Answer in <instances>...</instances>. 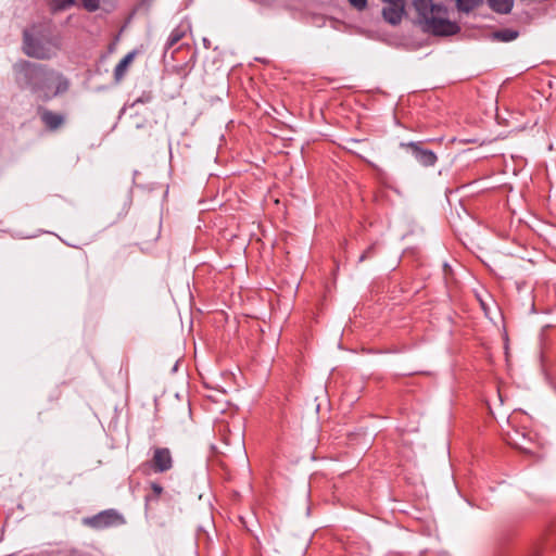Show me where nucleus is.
<instances>
[{
    "instance_id": "1",
    "label": "nucleus",
    "mask_w": 556,
    "mask_h": 556,
    "mask_svg": "<svg viewBox=\"0 0 556 556\" xmlns=\"http://www.w3.org/2000/svg\"><path fill=\"white\" fill-rule=\"evenodd\" d=\"M15 81L21 89L29 90L43 102L65 93L70 80L46 64L22 60L13 65Z\"/></svg>"
},
{
    "instance_id": "2",
    "label": "nucleus",
    "mask_w": 556,
    "mask_h": 556,
    "mask_svg": "<svg viewBox=\"0 0 556 556\" xmlns=\"http://www.w3.org/2000/svg\"><path fill=\"white\" fill-rule=\"evenodd\" d=\"M61 38L45 23L33 24L23 30V52L33 59L51 60L61 50Z\"/></svg>"
},
{
    "instance_id": "3",
    "label": "nucleus",
    "mask_w": 556,
    "mask_h": 556,
    "mask_svg": "<svg viewBox=\"0 0 556 556\" xmlns=\"http://www.w3.org/2000/svg\"><path fill=\"white\" fill-rule=\"evenodd\" d=\"M83 523L94 530H103L106 528L119 526L125 523L123 515L117 510L111 508L102 510L91 517L83 519Z\"/></svg>"
},
{
    "instance_id": "4",
    "label": "nucleus",
    "mask_w": 556,
    "mask_h": 556,
    "mask_svg": "<svg viewBox=\"0 0 556 556\" xmlns=\"http://www.w3.org/2000/svg\"><path fill=\"white\" fill-rule=\"evenodd\" d=\"M422 29L434 36H453L460 31V27L456 22L450 21L447 14H441L440 12L434 17H431Z\"/></svg>"
},
{
    "instance_id": "5",
    "label": "nucleus",
    "mask_w": 556,
    "mask_h": 556,
    "mask_svg": "<svg viewBox=\"0 0 556 556\" xmlns=\"http://www.w3.org/2000/svg\"><path fill=\"white\" fill-rule=\"evenodd\" d=\"M173 466L174 459L168 447H153L151 459L142 464V468L149 467L155 473L166 472L170 470Z\"/></svg>"
},
{
    "instance_id": "6",
    "label": "nucleus",
    "mask_w": 556,
    "mask_h": 556,
    "mask_svg": "<svg viewBox=\"0 0 556 556\" xmlns=\"http://www.w3.org/2000/svg\"><path fill=\"white\" fill-rule=\"evenodd\" d=\"M400 148L409 151L414 159L425 167L434 166L438 161L437 154L432 150L424 148L421 141L400 142Z\"/></svg>"
},
{
    "instance_id": "7",
    "label": "nucleus",
    "mask_w": 556,
    "mask_h": 556,
    "mask_svg": "<svg viewBox=\"0 0 556 556\" xmlns=\"http://www.w3.org/2000/svg\"><path fill=\"white\" fill-rule=\"evenodd\" d=\"M414 8L418 14L419 23L427 25L431 17H434L439 12L447 14V9L442 3H433L432 0H414Z\"/></svg>"
},
{
    "instance_id": "8",
    "label": "nucleus",
    "mask_w": 556,
    "mask_h": 556,
    "mask_svg": "<svg viewBox=\"0 0 556 556\" xmlns=\"http://www.w3.org/2000/svg\"><path fill=\"white\" fill-rule=\"evenodd\" d=\"M37 113L43 126L50 130L55 131L61 128L65 123V115L62 113L53 112L45 106H38Z\"/></svg>"
},
{
    "instance_id": "9",
    "label": "nucleus",
    "mask_w": 556,
    "mask_h": 556,
    "mask_svg": "<svg viewBox=\"0 0 556 556\" xmlns=\"http://www.w3.org/2000/svg\"><path fill=\"white\" fill-rule=\"evenodd\" d=\"M404 14V5H387L382 9V16L386 22L395 26L399 25L402 21Z\"/></svg>"
},
{
    "instance_id": "10",
    "label": "nucleus",
    "mask_w": 556,
    "mask_h": 556,
    "mask_svg": "<svg viewBox=\"0 0 556 556\" xmlns=\"http://www.w3.org/2000/svg\"><path fill=\"white\" fill-rule=\"evenodd\" d=\"M490 9L498 14L510 13L514 7V0H486Z\"/></svg>"
},
{
    "instance_id": "11",
    "label": "nucleus",
    "mask_w": 556,
    "mask_h": 556,
    "mask_svg": "<svg viewBox=\"0 0 556 556\" xmlns=\"http://www.w3.org/2000/svg\"><path fill=\"white\" fill-rule=\"evenodd\" d=\"M186 31L187 27L184 25H178L177 27H175L170 31L165 43V52L168 51L172 47H174L178 41H180L185 37Z\"/></svg>"
},
{
    "instance_id": "12",
    "label": "nucleus",
    "mask_w": 556,
    "mask_h": 556,
    "mask_svg": "<svg viewBox=\"0 0 556 556\" xmlns=\"http://www.w3.org/2000/svg\"><path fill=\"white\" fill-rule=\"evenodd\" d=\"M482 4L483 0H455L457 11L465 14L471 13Z\"/></svg>"
},
{
    "instance_id": "13",
    "label": "nucleus",
    "mask_w": 556,
    "mask_h": 556,
    "mask_svg": "<svg viewBox=\"0 0 556 556\" xmlns=\"http://www.w3.org/2000/svg\"><path fill=\"white\" fill-rule=\"evenodd\" d=\"M135 56V51L127 53L115 66L114 68V77L116 80H121Z\"/></svg>"
},
{
    "instance_id": "14",
    "label": "nucleus",
    "mask_w": 556,
    "mask_h": 556,
    "mask_svg": "<svg viewBox=\"0 0 556 556\" xmlns=\"http://www.w3.org/2000/svg\"><path fill=\"white\" fill-rule=\"evenodd\" d=\"M519 31L510 28L496 30L492 34L493 39L502 42H509L517 39Z\"/></svg>"
},
{
    "instance_id": "15",
    "label": "nucleus",
    "mask_w": 556,
    "mask_h": 556,
    "mask_svg": "<svg viewBox=\"0 0 556 556\" xmlns=\"http://www.w3.org/2000/svg\"><path fill=\"white\" fill-rule=\"evenodd\" d=\"M151 490L153 494L146 495L144 502H146V509L148 508V505L150 502L157 501L159 496L163 493V486L159 484L157 482H151Z\"/></svg>"
},
{
    "instance_id": "16",
    "label": "nucleus",
    "mask_w": 556,
    "mask_h": 556,
    "mask_svg": "<svg viewBox=\"0 0 556 556\" xmlns=\"http://www.w3.org/2000/svg\"><path fill=\"white\" fill-rule=\"evenodd\" d=\"M154 96L151 90H143L140 96H138L134 102L131 103V106H135L137 104H148L153 100Z\"/></svg>"
},
{
    "instance_id": "17",
    "label": "nucleus",
    "mask_w": 556,
    "mask_h": 556,
    "mask_svg": "<svg viewBox=\"0 0 556 556\" xmlns=\"http://www.w3.org/2000/svg\"><path fill=\"white\" fill-rule=\"evenodd\" d=\"M75 0H51V4L54 10L61 11L73 5Z\"/></svg>"
},
{
    "instance_id": "18",
    "label": "nucleus",
    "mask_w": 556,
    "mask_h": 556,
    "mask_svg": "<svg viewBox=\"0 0 556 556\" xmlns=\"http://www.w3.org/2000/svg\"><path fill=\"white\" fill-rule=\"evenodd\" d=\"M81 2L88 12H96L100 8V0H81Z\"/></svg>"
},
{
    "instance_id": "19",
    "label": "nucleus",
    "mask_w": 556,
    "mask_h": 556,
    "mask_svg": "<svg viewBox=\"0 0 556 556\" xmlns=\"http://www.w3.org/2000/svg\"><path fill=\"white\" fill-rule=\"evenodd\" d=\"M375 247L370 245L358 257V263H362L368 258H370L374 255Z\"/></svg>"
},
{
    "instance_id": "20",
    "label": "nucleus",
    "mask_w": 556,
    "mask_h": 556,
    "mask_svg": "<svg viewBox=\"0 0 556 556\" xmlns=\"http://www.w3.org/2000/svg\"><path fill=\"white\" fill-rule=\"evenodd\" d=\"M348 1L357 11H363L367 7V0H348Z\"/></svg>"
},
{
    "instance_id": "21",
    "label": "nucleus",
    "mask_w": 556,
    "mask_h": 556,
    "mask_svg": "<svg viewBox=\"0 0 556 556\" xmlns=\"http://www.w3.org/2000/svg\"><path fill=\"white\" fill-rule=\"evenodd\" d=\"M203 46L208 49L211 47V41L207 38H203Z\"/></svg>"
},
{
    "instance_id": "22",
    "label": "nucleus",
    "mask_w": 556,
    "mask_h": 556,
    "mask_svg": "<svg viewBox=\"0 0 556 556\" xmlns=\"http://www.w3.org/2000/svg\"><path fill=\"white\" fill-rule=\"evenodd\" d=\"M177 369H178V362L175 363V365L173 366L172 371L175 372V371H177Z\"/></svg>"
}]
</instances>
